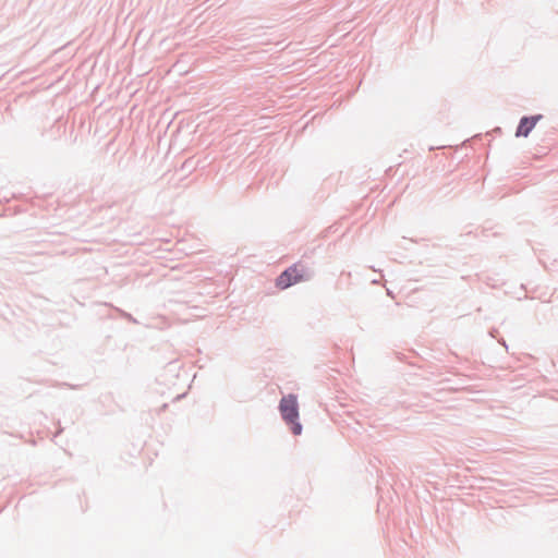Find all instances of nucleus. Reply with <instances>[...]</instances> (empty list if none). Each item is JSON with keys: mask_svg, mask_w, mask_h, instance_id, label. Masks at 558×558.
<instances>
[{"mask_svg": "<svg viewBox=\"0 0 558 558\" xmlns=\"http://www.w3.org/2000/svg\"><path fill=\"white\" fill-rule=\"evenodd\" d=\"M279 410L283 421L290 425L294 435L302 433V425L299 420V404L294 395H288L280 400Z\"/></svg>", "mask_w": 558, "mask_h": 558, "instance_id": "nucleus-1", "label": "nucleus"}, {"mask_svg": "<svg viewBox=\"0 0 558 558\" xmlns=\"http://www.w3.org/2000/svg\"><path fill=\"white\" fill-rule=\"evenodd\" d=\"M305 268L295 264L284 270L276 280V286L279 289H287L295 283H299L305 279Z\"/></svg>", "mask_w": 558, "mask_h": 558, "instance_id": "nucleus-2", "label": "nucleus"}, {"mask_svg": "<svg viewBox=\"0 0 558 558\" xmlns=\"http://www.w3.org/2000/svg\"><path fill=\"white\" fill-rule=\"evenodd\" d=\"M537 119L538 118H535V117L522 118L520 121V124L518 126L515 135L526 137L530 134V132L533 130V128L535 126Z\"/></svg>", "mask_w": 558, "mask_h": 558, "instance_id": "nucleus-3", "label": "nucleus"}]
</instances>
